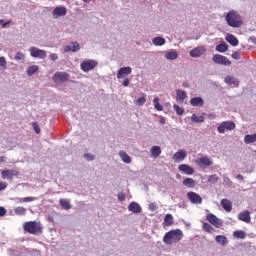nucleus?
<instances>
[{
	"instance_id": "nucleus-1",
	"label": "nucleus",
	"mask_w": 256,
	"mask_h": 256,
	"mask_svg": "<svg viewBox=\"0 0 256 256\" xmlns=\"http://www.w3.org/2000/svg\"><path fill=\"white\" fill-rule=\"evenodd\" d=\"M225 20L229 27H233L234 29H239V27L243 25V18L235 10H231L230 12H228Z\"/></svg>"
},
{
	"instance_id": "nucleus-2",
	"label": "nucleus",
	"mask_w": 256,
	"mask_h": 256,
	"mask_svg": "<svg viewBox=\"0 0 256 256\" xmlns=\"http://www.w3.org/2000/svg\"><path fill=\"white\" fill-rule=\"evenodd\" d=\"M183 239V231L181 229H175L168 231L163 237V243L165 245H173V243H179Z\"/></svg>"
},
{
	"instance_id": "nucleus-3",
	"label": "nucleus",
	"mask_w": 256,
	"mask_h": 256,
	"mask_svg": "<svg viewBox=\"0 0 256 256\" xmlns=\"http://www.w3.org/2000/svg\"><path fill=\"white\" fill-rule=\"evenodd\" d=\"M23 227L24 231L30 233V235H37V233H42L43 231V226L41 225V222L37 221L25 222Z\"/></svg>"
},
{
	"instance_id": "nucleus-4",
	"label": "nucleus",
	"mask_w": 256,
	"mask_h": 256,
	"mask_svg": "<svg viewBox=\"0 0 256 256\" xmlns=\"http://www.w3.org/2000/svg\"><path fill=\"white\" fill-rule=\"evenodd\" d=\"M97 65L98 62L96 60H85L80 64V69L84 73H89V71H93Z\"/></svg>"
},
{
	"instance_id": "nucleus-5",
	"label": "nucleus",
	"mask_w": 256,
	"mask_h": 256,
	"mask_svg": "<svg viewBox=\"0 0 256 256\" xmlns=\"http://www.w3.org/2000/svg\"><path fill=\"white\" fill-rule=\"evenodd\" d=\"M206 221L216 227V229H221L223 227V221L215 216L213 213H209L206 215Z\"/></svg>"
},
{
	"instance_id": "nucleus-6",
	"label": "nucleus",
	"mask_w": 256,
	"mask_h": 256,
	"mask_svg": "<svg viewBox=\"0 0 256 256\" xmlns=\"http://www.w3.org/2000/svg\"><path fill=\"white\" fill-rule=\"evenodd\" d=\"M212 61L214 63H216V65H224L226 67H229L231 65V60H229V58H227V56H223L220 54H215L212 57Z\"/></svg>"
},
{
	"instance_id": "nucleus-7",
	"label": "nucleus",
	"mask_w": 256,
	"mask_h": 256,
	"mask_svg": "<svg viewBox=\"0 0 256 256\" xmlns=\"http://www.w3.org/2000/svg\"><path fill=\"white\" fill-rule=\"evenodd\" d=\"M235 129V122L233 121H224L222 122L218 128V133H225V131H233Z\"/></svg>"
},
{
	"instance_id": "nucleus-8",
	"label": "nucleus",
	"mask_w": 256,
	"mask_h": 256,
	"mask_svg": "<svg viewBox=\"0 0 256 256\" xmlns=\"http://www.w3.org/2000/svg\"><path fill=\"white\" fill-rule=\"evenodd\" d=\"M31 57H34L36 59H45L47 57V52L45 50H41L37 47H31L29 49Z\"/></svg>"
},
{
	"instance_id": "nucleus-9",
	"label": "nucleus",
	"mask_w": 256,
	"mask_h": 256,
	"mask_svg": "<svg viewBox=\"0 0 256 256\" xmlns=\"http://www.w3.org/2000/svg\"><path fill=\"white\" fill-rule=\"evenodd\" d=\"M69 74L66 72H57L53 75L54 83H67L69 81Z\"/></svg>"
},
{
	"instance_id": "nucleus-10",
	"label": "nucleus",
	"mask_w": 256,
	"mask_h": 256,
	"mask_svg": "<svg viewBox=\"0 0 256 256\" xmlns=\"http://www.w3.org/2000/svg\"><path fill=\"white\" fill-rule=\"evenodd\" d=\"M187 197L194 205H201L203 203V198L195 192H188Z\"/></svg>"
},
{
	"instance_id": "nucleus-11",
	"label": "nucleus",
	"mask_w": 256,
	"mask_h": 256,
	"mask_svg": "<svg viewBox=\"0 0 256 256\" xmlns=\"http://www.w3.org/2000/svg\"><path fill=\"white\" fill-rule=\"evenodd\" d=\"M19 170L11 169V170H3L1 172L2 179H10L12 180L13 177H18Z\"/></svg>"
},
{
	"instance_id": "nucleus-12",
	"label": "nucleus",
	"mask_w": 256,
	"mask_h": 256,
	"mask_svg": "<svg viewBox=\"0 0 256 256\" xmlns=\"http://www.w3.org/2000/svg\"><path fill=\"white\" fill-rule=\"evenodd\" d=\"M206 51L207 49L205 48V46H198L190 51V57H201V55H205Z\"/></svg>"
},
{
	"instance_id": "nucleus-13",
	"label": "nucleus",
	"mask_w": 256,
	"mask_h": 256,
	"mask_svg": "<svg viewBox=\"0 0 256 256\" xmlns=\"http://www.w3.org/2000/svg\"><path fill=\"white\" fill-rule=\"evenodd\" d=\"M52 15H53L54 19H59V17H65V15H67V8L56 7L53 10Z\"/></svg>"
},
{
	"instance_id": "nucleus-14",
	"label": "nucleus",
	"mask_w": 256,
	"mask_h": 256,
	"mask_svg": "<svg viewBox=\"0 0 256 256\" xmlns=\"http://www.w3.org/2000/svg\"><path fill=\"white\" fill-rule=\"evenodd\" d=\"M81 47L79 46V43L77 42H72L71 45H66L64 46V53H77Z\"/></svg>"
},
{
	"instance_id": "nucleus-15",
	"label": "nucleus",
	"mask_w": 256,
	"mask_h": 256,
	"mask_svg": "<svg viewBox=\"0 0 256 256\" xmlns=\"http://www.w3.org/2000/svg\"><path fill=\"white\" fill-rule=\"evenodd\" d=\"M239 221H243L244 223H251V212L245 210L238 214Z\"/></svg>"
},
{
	"instance_id": "nucleus-16",
	"label": "nucleus",
	"mask_w": 256,
	"mask_h": 256,
	"mask_svg": "<svg viewBox=\"0 0 256 256\" xmlns=\"http://www.w3.org/2000/svg\"><path fill=\"white\" fill-rule=\"evenodd\" d=\"M187 157V152L185 150H180L176 152L173 156L175 163H181Z\"/></svg>"
},
{
	"instance_id": "nucleus-17",
	"label": "nucleus",
	"mask_w": 256,
	"mask_h": 256,
	"mask_svg": "<svg viewBox=\"0 0 256 256\" xmlns=\"http://www.w3.org/2000/svg\"><path fill=\"white\" fill-rule=\"evenodd\" d=\"M220 205L227 211V213H231V211H233V203L229 199H222Z\"/></svg>"
},
{
	"instance_id": "nucleus-18",
	"label": "nucleus",
	"mask_w": 256,
	"mask_h": 256,
	"mask_svg": "<svg viewBox=\"0 0 256 256\" xmlns=\"http://www.w3.org/2000/svg\"><path fill=\"white\" fill-rule=\"evenodd\" d=\"M132 71L133 70L131 69V67L120 68L117 73V79H123V77H125V75H131Z\"/></svg>"
},
{
	"instance_id": "nucleus-19",
	"label": "nucleus",
	"mask_w": 256,
	"mask_h": 256,
	"mask_svg": "<svg viewBox=\"0 0 256 256\" xmlns=\"http://www.w3.org/2000/svg\"><path fill=\"white\" fill-rule=\"evenodd\" d=\"M179 171H182V173H185L186 175H193L195 173V169H193L191 166L187 164H181L178 167Z\"/></svg>"
},
{
	"instance_id": "nucleus-20",
	"label": "nucleus",
	"mask_w": 256,
	"mask_h": 256,
	"mask_svg": "<svg viewBox=\"0 0 256 256\" xmlns=\"http://www.w3.org/2000/svg\"><path fill=\"white\" fill-rule=\"evenodd\" d=\"M128 210L131 211L132 213H141L142 208H141V205H139V203L131 202L128 205Z\"/></svg>"
},
{
	"instance_id": "nucleus-21",
	"label": "nucleus",
	"mask_w": 256,
	"mask_h": 256,
	"mask_svg": "<svg viewBox=\"0 0 256 256\" xmlns=\"http://www.w3.org/2000/svg\"><path fill=\"white\" fill-rule=\"evenodd\" d=\"M187 99V92L183 90H176V101L177 103H183Z\"/></svg>"
},
{
	"instance_id": "nucleus-22",
	"label": "nucleus",
	"mask_w": 256,
	"mask_h": 256,
	"mask_svg": "<svg viewBox=\"0 0 256 256\" xmlns=\"http://www.w3.org/2000/svg\"><path fill=\"white\" fill-rule=\"evenodd\" d=\"M226 41H227V43H229L233 47H237V45H239V40L233 34H228L226 36Z\"/></svg>"
},
{
	"instance_id": "nucleus-23",
	"label": "nucleus",
	"mask_w": 256,
	"mask_h": 256,
	"mask_svg": "<svg viewBox=\"0 0 256 256\" xmlns=\"http://www.w3.org/2000/svg\"><path fill=\"white\" fill-rule=\"evenodd\" d=\"M171 225H175V221L173 220L172 214H166L164 217L163 226L164 227H171Z\"/></svg>"
},
{
	"instance_id": "nucleus-24",
	"label": "nucleus",
	"mask_w": 256,
	"mask_h": 256,
	"mask_svg": "<svg viewBox=\"0 0 256 256\" xmlns=\"http://www.w3.org/2000/svg\"><path fill=\"white\" fill-rule=\"evenodd\" d=\"M216 243L219 245H222V247H225L229 243V240H227V237L225 235H217L215 237Z\"/></svg>"
},
{
	"instance_id": "nucleus-25",
	"label": "nucleus",
	"mask_w": 256,
	"mask_h": 256,
	"mask_svg": "<svg viewBox=\"0 0 256 256\" xmlns=\"http://www.w3.org/2000/svg\"><path fill=\"white\" fill-rule=\"evenodd\" d=\"M190 104L192 105V107H203V98L194 97L190 100Z\"/></svg>"
},
{
	"instance_id": "nucleus-26",
	"label": "nucleus",
	"mask_w": 256,
	"mask_h": 256,
	"mask_svg": "<svg viewBox=\"0 0 256 256\" xmlns=\"http://www.w3.org/2000/svg\"><path fill=\"white\" fill-rule=\"evenodd\" d=\"M198 163H201V165H205V167H211V165H213L211 158H209L207 156L199 158Z\"/></svg>"
},
{
	"instance_id": "nucleus-27",
	"label": "nucleus",
	"mask_w": 256,
	"mask_h": 256,
	"mask_svg": "<svg viewBox=\"0 0 256 256\" xmlns=\"http://www.w3.org/2000/svg\"><path fill=\"white\" fill-rule=\"evenodd\" d=\"M182 185H184V187H188V189H192L196 184L193 178H186L183 180Z\"/></svg>"
},
{
	"instance_id": "nucleus-28",
	"label": "nucleus",
	"mask_w": 256,
	"mask_h": 256,
	"mask_svg": "<svg viewBox=\"0 0 256 256\" xmlns=\"http://www.w3.org/2000/svg\"><path fill=\"white\" fill-rule=\"evenodd\" d=\"M153 45H156V47H161L163 45H165L166 41L165 38L163 37H155L152 40Z\"/></svg>"
},
{
	"instance_id": "nucleus-29",
	"label": "nucleus",
	"mask_w": 256,
	"mask_h": 256,
	"mask_svg": "<svg viewBox=\"0 0 256 256\" xmlns=\"http://www.w3.org/2000/svg\"><path fill=\"white\" fill-rule=\"evenodd\" d=\"M165 57L169 61H175V59H177V57H179V54L177 53V51L173 50V51L167 52L165 54Z\"/></svg>"
},
{
	"instance_id": "nucleus-30",
	"label": "nucleus",
	"mask_w": 256,
	"mask_h": 256,
	"mask_svg": "<svg viewBox=\"0 0 256 256\" xmlns=\"http://www.w3.org/2000/svg\"><path fill=\"white\" fill-rule=\"evenodd\" d=\"M150 151H151V155L154 159H157V157H159V155H161V147H159V146H153Z\"/></svg>"
},
{
	"instance_id": "nucleus-31",
	"label": "nucleus",
	"mask_w": 256,
	"mask_h": 256,
	"mask_svg": "<svg viewBox=\"0 0 256 256\" xmlns=\"http://www.w3.org/2000/svg\"><path fill=\"white\" fill-rule=\"evenodd\" d=\"M119 157H121L122 161L124 163H131V156L127 154L125 151H120L119 152Z\"/></svg>"
},
{
	"instance_id": "nucleus-32",
	"label": "nucleus",
	"mask_w": 256,
	"mask_h": 256,
	"mask_svg": "<svg viewBox=\"0 0 256 256\" xmlns=\"http://www.w3.org/2000/svg\"><path fill=\"white\" fill-rule=\"evenodd\" d=\"M244 143H246V145H249L251 143H256V134L246 135L244 137Z\"/></svg>"
},
{
	"instance_id": "nucleus-33",
	"label": "nucleus",
	"mask_w": 256,
	"mask_h": 256,
	"mask_svg": "<svg viewBox=\"0 0 256 256\" xmlns=\"http://www.w3.org/2000/svg\"><path fill=\"white\" fill-rule=\"evenodd\" d=\"M59 203L62 209H66V211H69V209H71V202L69 200L60 199Z\"/></svg>"
},
{
	"instance_id": "nucleus-34",
	"label": "nucleus",
	"mask_w": 256,
	"mask_h": 256,
	"mask_svg": "<svg viewBox=\"0 0 256 256\" xmlns=\"http://www.w3.org/2000/svg\"><path fill=\"white\" fill-rule=\"evenodd\" d=\"M228 49L229 46L225 42H222L221 44L216 46V51H218V53H225V51H227Z\"/></svg>"
},
{
	"instance_id": "nucleus-35",
	"label": "nucleus",
	"mask_w": 256,
	"mask_h": 256,
	"mask_svg": "<svg viewBox=\"0 0 256 256\" xmlns=\"http://www.w3.org/2000/svg\"><path fill=\"white\" fill-rule=\"evenodd\" d=\"M14 213H15V215H20V216L26 215L27 214V208L22 207V206H18L16 208H14Z\"/></svg>"
},
{
	"instance_id": "nucleus-36",
	"label": "nucleus",
	"mask_w": 256,
	"mask_h": 256,
	"mask_svg": "<svg viewBox=\"0 0 256 256\" xmlns=\"http://www.w3.org/2000/svg\"><path fill=\"white\" fill-rule=\"evenodd\" d=\"M225 83H227V85H239V81H237L233 76H227L225 78Z\"/></svg>"
},
{
	"instance_id": "nucleus-37",
	"label": "nucleus",
	"mask_w": 256,
	"mask_h": 256,
	"mask_svg": "<svg viewBox=\"0 0 256 256\" xmlns=\"http://www.w3.org/2000/svg\"><path fill=\"white\" fill-rule=\"evenodd\" d=\"M37 71H39V66L32 65V66L28 67L27 75H29V77H31L32 75H35V73H37Z\"/></svg>"
},
{
	"instance_id": "nucleus-38",
	"label": "nucleus",
	"mask_w": 256,
	"mask_h": 256,
	"mask_svg": "<svg viewBox=\"0 0 256 256\" xmlns=\"http://www.w3.org/2000/svg\"><path fill=\"white\" fill-rule=\"evenodd\" d=\"M233 237H235L236 239H245L247 235L243 230H236L233 232Z\"/></svg>"
},
{
	"instance_id": "nucleus-39",
	"label": "nucleus",
	"mask_w": 256,
	"mask_h": 256,
	"mask_svg": "<svg viewBox=\"0 0 256 256\" xmlns=\"http://www.w3.org/2000/svg\"><path fill=\"white\" fill-rule=\"evenodd\" d=\"M202 229L206 232V233H212L213 231H215V228H213V226H211V224L205 222L202 225Z\"/></svg>"
},
{
	"instance_id": "nucleus-40",
	"label": "nucleus",
	"mask_w": 256,
	"mask_h": 256,
	"mask_svg": "<svg viewBox=\"0 0 256 256\" xmlns=\"http://www.w3.org/2000/svg\"><path fill=\"white\" fill-rule=\"evenodd\" d=\"M153 103H154V107H155L156 111H163V105H161L159 103V97H155L153 99Z\"/></svg>"
},
{
	"instance_id": "nucleus-41",
	"label": "nucleus",
	"mask_w": 256,
	"mask_h": 256,
	"mask_svg": "<svg viewBox=\"0 0 256 256\" xmlns=\"http://www.w3.org/2000/svg\"><path fill=\"white\" fill-rule=\"evenodd\" d=\"M191 121H193L194 123H203V121H205V118L203 116H197L196 114H193L191 116Z\"/></svg>"
},
{
	"instance_id": "nucleus-42",
	"label": "nucleus",
	"mask_w": 256,
	"mask_h": 256,
	"mask_svg": "<svg viewBox=\"0 0 256 256\" xmlns=\"http://www.w3.org/2000/svg\"><path fill=\"white\" fill-rule=\"evenodd\" d=\"M37 198L35 197H24V198H17V200L19 201V203H31L33 201H35Z\"/></svg>"
},
{
	"instance_id": "nucleus-43",
	"label": "nucleus",
	"mask_w": 256,
	"mask_h": 256,
	"mask_svg": "<svg viewBox=\"0 0 256 256\" xmlns=\"http://www.w3.org/2000/svg\"><path fill=\"white\" fill-rule=\"evenodd\" d=\"M173 108H174V111L177 113V115H183V113H185V110L179 107V105L177 104H174Z\"/></svg>"
},
{
	"instance_id": "nucleus-44",
	"label": "nucleus",
	"mask_w": 256,
	"mask_h": 256,
	"mask_svg": "<svg viewBox=\"0 0 256 256\" xmlns=\"http://www.w3.org/2000/svg\"><path fill=\"white\" fill-rule=\"evenodd\" d=\"M147 102V99L145 98V96H142L140 98H138L136 101H135V105H145V103Z\"/></svg>"
},
{
	"instance_id": "nucleus-45",
	"label": "nucleus",
	"mask_w": 256,
	"mask_h": 256,
	"mask_svg": "<svg viewBox=\"0 0 256 256\" xmlns=\"http://www.w3.org/2000/svg\"><path fill=\"white\" fill-rule=\"evenodd\" d=\"M0 69H7V60H5V57H0Z\"/></svg>"
},
{
	"instance_id": "nucleus-46",
	"label": "nucleus",
	"mask_w": 256,
	"mask_h": 256,
	"mask_svg": "<svg viewBox=\"0 0 256 256\" xmlns=\"http://www.w3.org/2000/svg\"><path fill=\"white\" fill-rule=\"evenodd\" d=\"M15 60L16 61H23L25 60V54L21 53V52H17L15 55Z\"/></svg>"
},
{
	"instance_id": "nucleus-47",
	"label": "nucleus",
	"mask_w": 256,
	"mask_h": 256,
	"mask_svg": "<svg viewBox=\"0 0 256 256\" xmlns=\"http://www.w3.org/2000/svg\"><path fill=\"white\" fill-rule=\"evenodd\" d=\"M32 127H33L35 133H37V135H39V133H41V128L39 127V124H37V122H32Z\"/></svg>"
},
{
	"instance_id": "nucleus-48",
	"label": "nucleus",
	"mask_w": 256,
	"mask_h": 256,
	"mask_svg": "<svg viewBox=\"0 0 256 256\" xmlns=\"http://www.w3.org/2000/svg\"><path fill=\"white\" fill-rule=\"evenodd\" d=\"M209 183H217L219 181V177L217 175H211L208 178Z\"/></svg>"
},
{
	"instance_id": "nucleus-49",
	"label": "nucleus",
	"mask_w": 256,
	"mask_h": 256,
	"mask_svg": "<svg viewBox=\"0 0 256 256\" xmlns=\"http://www.w3.org/2000/svg\"><path fill=\"white\" fill-rule=\"evenodd\" d=\"M84 159H86L88 161H93L95 159V155L86 153V154H84Z\"/></svg>"
},
{
	"instance_id": "nucleus-50",
	"label": "nucleus",
	"mask_w": 256,
	"mask_h": 256,
	"mask_svg": "<svg viewBox=\"0 0 256 256\" xmlns=\"http://www.w3.org/2000/svg\"><path fill=\"white\" fill-rule=\"evenodd\" d=\"M156 209H158L157 203L152 202L149 204V210L150 211H156Z\"/></svg>"
},
{
	"instance_id": "nucleus-51",
	"label": "nucleus",
	"mask_w": 256,
	"mask_h": 256,
	"mask_svg": "<svg viewBox=\"0 0 256 256\" xmlns=\"http://www.w3.org/2000/svg\"><path fill=\"white\" fill-rule=\"evenodd\" d=\"M232 59H235L236 61H239V59H241V53L239 52H234L232 54Z\"/></svg>"
},
{
	"instance_id": "nucleus-52",
	"label": "nucleus",
	"mask_w": 256,
	"mask_h": 256,
	"mask_svg": "<svg viewBox=\"0 0 256 256\" xmlns=\"http://www.w3.org/2000/svg\"><path fill=\"white\" fill-rule=\"evenodd\" d=\"M5 215H7V210L0 206V217H5Z\"/></svg>"
},
{
	"instance_id": "nucleus-53",
	"label": "nucleus",
	"mask_w": 256,
	"mask_h": 256,
	"mask_svg": "<svg viewBox=\"0 0 256 256\" xmlns=\"http://www.w3.org/2000/svg\"><path fill=\"white\" fill-rule=\"evenodd\" d=\"M49 58L51 59V61H57V59H59V55L52 53L49 55Z\"/></svg>"
},
{
	"instance_id": "nucleus-54",
	"label": "nucleus",
	"mask_w": 256,
	"mask_h": 256,
	"mask_svg": "<svg viewBox=\"0 0 256 256\" xmlns=\"http://www.w3.org/2000/svg\"><path fill=\"white\" fill-rule=\"evenodd\" d=\"M7 189V183L0 181V191H5Z\"/></svg>"
},
{
	"instance_id": "nucleus-55",
	"label": "nucleus",
	"mask_w": 256,
	"mask_h": 256,
	"mask_svg": "<svg viewBox=\"0 0 256 256\" xmlns=\"http://www.w3.org/2000/svg\"><path fill=\"white\" fill-rule=\"evenodd\" d=\"M118 200H119V201H125V193L120 192V193L118 194Z\"/></svg>"
},
{
	"instance_id": "nucleus-56",
	"label": "nucleus",
	"mask_w": 256,
	"mask_h": 256,
	"mask_svg": "<svg viewBox=\"0 0 256 256\" xmlns=\"http://www.w3.org/2000/svg\"><path fill=\"white\" fill-rule=\"evenodd\" d=\"M9 23H11V21L3 23V20H0V25H2L3 29H5V27H7V25H9Z\"/></svg>"
},
{
	"instance_id": "nucleus-57",
	"label": "nucleus",
	"mask_w": 256,
	"mask_h": 256,
	"mask_svg": "<svg viewBox=\"0 0 256 256\" xmlns=\"http://www.w3.org/2000/svg\"><path fill=\"white\" fill-rule=\"evenodd\" d=\"M122 85H123L124 87H129V79L125 78V79L123 80V82H122Z\"/></svg>"
},
{
	"instance_id": "nucleus-58",
	"label": "nucleus",
	"mask_w": 256,
	"mask_h": 256,
	"mask_svg": "<svg viewBox=\"0 0 256 256\" xmlns=\"http://www.w3.org/2000/svg\"><path fill=\"white\" fill-rule=\"evenodd\" d=\"M236 179H238V180H240V181H243V175L238 174V175L236 176Z\"/></svg>"
},
{
	"instance_id": "nucleus-59",
	"label": "nucleus",
	"mask_w": 256,
	"mask_h": 256,
	"mask_svg": "<svg viewBox=\"0 0 256 256\" xmlns=\"http://www.w3.org/2000/svg\"><path fill=\"white\" fill-rule=\"evenodd\" d=\"M0 161H1V163H3V162L5 161V157H4V156H1V157H0Z\"/></svg>"
},
{
	"instance_id": "nucleus-60",
	"label": "nucleus",
	"mask_w": 256,
	"mask_h": 256,
	"mask_svg": "<svg viewBox=\"0 0 256 256\" xmlns=\"http://www.w3.org/2000/svg\"><path fill=\"white\" fill-rule=\"evenodd\" d=\"M90 1H93V0H83L84 3H89Z\"/></svg>"
},
{
	"instance_id": "nucleus-61",
	"label": "nucleus",
	"mask_w": 256,
	"mask_h": 256,
	"mask_svg": "<svg viewBox=\"0 0 256 256\" xmlns=\"http://www.w3.org/2000/svg\"><path fill=\"white\" fill-rule=\"evenodd\" d=\"M160 123L164 124L165 120L164 119H160Z\"/></svg>"
}]
</instances>
